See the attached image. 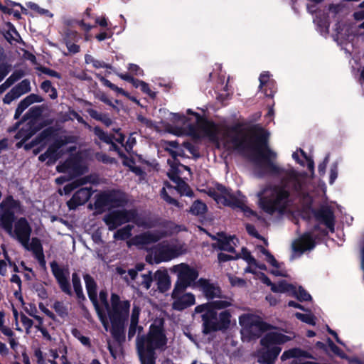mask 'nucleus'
Returning a JSON list of instances; mask_svg holds the SVG:
<instances>
[{
    "mask_svg": "<svg viewBox=\"0 0 364 364\" xmlns=\"http://www.w3.org/2000/svg\"><path fill=\"white\" fill-rule=\"evenodd\" d=\"M188 114L190 115L188 118L179 114H171V119L182 126V130L176 132V134H187L196 139L208 137L218 148L252 152L258 158L253 168V173L257 177L281 173L282 170L272 161L276 158V154L269 149L262 137L248 136L235 128L220 132L215 124L205 120L198 114L190 109Z\"/></svg>",
    "mask_w": 364,
    "mask_h": 364,
    "instance_id": "1",
    "label": "nucleus"
},
{
    "mask_svg": "<svg viewBox=\"0 0 364 364\" xmlns=\"http://www.w3.org/2000/svg\"><path fill=\"white\" fill-rule=\"evenodd\" d=\"M23 213L19 201L9 196L0 203V228L13 239L21 243L30 240L32 227L27 218L15 216Z\"/></svg>",
    "mask_w": 364,
    "mask_h": 364,
    "instance_id": "2",
    "label": "nucleus"
},
{
    "mask_svg": "<svg viewBox=\"0 0 364 364\" xmlns=\"http://www.w3.org/2000/svg\"><path fill=\"white\" fill-rule=\"evenodd\" d=\"M231 305L230 299H220L196 306L193 315L201 314L203 333L207 334L213 331L228 328L232 317L230 312L228 310H224L217 315L215 310L224 309Z\"/></svg>",
    "mask_w": 364,
    "mask_h": 364,
    "instance_id": "3",
    "label": "nucleus"
},
{
    "mask_svg": "<svg viewBox=\"0 0 364 364\" xmlns=\"http://www.w3.org/2000/svg\"><path fill=\"white\" fill-rule=\"evenodd\" d=\"M136 342L139 359H156L155 351L166 349L167 338L161 326L151 325L148 335L137 337Z\"/></svg>",
    "mask_w": 364,
    "mask_h": 364,
    "instance_id": "4",
    "label": "nucleus"
},
{
    "mask_svg": "<svg viewBox=\"0 0 364 364\" xmlns=\"http://www.w3.org/2000/svg\"><path fill=\"white\" fill-rule=\"evenodd\" d=\"M259 207L266 213L283 212L287 206L289 192L280 186H267L257 193Z\"/></svg>",
    "mask_w": 364,
    "mask_h": 364,
    "instance_id": "5",
    "label": "nucleus"
},
{
    "mask_svg": "<svg viewBox=\"0 0 364 364\" xmlns=\"http://www.w3.org/2000/svg\"><path fill=\"white\" fill-rule=\"evenodd\" d=\"M291 340V337L278 331L267 333L261 340L262 348L255 353L257 360L260 364H274L282 349L278 345Z\"/></svg>",
    "mask_w": 364,
    "mask_h": 364,
    "instance_id": "6",
    "label": "nucleus"
},
{
    "mask_svg": "<svg viewBox=\"0 0 364 364\" xmlns=\"http://www.w3.org/2000/svg\"><path fill=\"white\" fill-rule=\"evenodd\" d=\"M84 279L89 298L92 301L104 328L108 331L109 323L104 315V311L108 308L107 293L101 291L97 297V287L94 279L88 274L84 276Z\"/></svg>",
    "mask_w": 364,
    "mask_h": 364,
    "instance_id": "7",
    "label": "nucleus"
},
{
    "mask_svg": "<svg viewBox=\"0 0 364 364\" xmlns=\"http://www.w3.org/2000/svg\"><path fill=\"white\" fill-rule=\"evenodd\" d=\"M239 324L241 326L242 338L247 341L258 338L267 328L260 317L251 313L242 314L239 317Z\"/></svg>",
    "mask_w": 364,
    "mask_h": 364,
    "instance_id": "8",
    "label": "nucleus"
},
{
    "mask_svg": "<svg viewBox=\"0 0 364 364\" xmlns=\"http://www.w3.org/2000/svg\"><path fill=\"white\" fill-rule=\"evenodd\" d=\"M207 194L213 198L218 205L240 208L247 215H254L252 210L247 207H243L241 200L221 185H216L215 187L208 188Z\"/></svg>",
    "mask_w": 364,
    "mask_h": 364,
    "instance_id": "9",
    "label": "nucleus"
},
{
    "mask_svg": "<svg viewBox=\"0 0 364 364\" xmlns=\"http://www.w3.org/2000/svg\"><path fill=\"white\" fill-rule=\"evenodd\" d=\"M112 308L108 306L107 309L104 311V315L107 320V314L108 315L111 322L117 325L127 320L129 315L130 304L129 301H121L119 297L114 294H112L111 297ZM108 322V321H107Z\"/></svg>",
    "mask_w": 364,
    "mask_h": 364,
    "instance_id": "10",
    "label": "nucleus"
},
{
    "mask_svg": "<svg viewBox=\"0 0 364 364\" xmlns=\"http://www.w3.org/2000/svg\"><path fill=\"white\" fill-rule=\"evenodd\" d=\"M171 271L176 274L178 278L174 287H191L198 276L196 269L184 263L174 265Z\"/></svg>",
    "mask_w": 364,
    "mask_h": 364,
    "instance_id": "11",
    "label": "nucleus"
},
{
    "mask_svg": "<svg viewBox=\"0 0 364 364\" xmlns=\"http://www.w3.org/2000/svg\"><path fill=\"white\" fill-rule=\"evenodd\" d=\"M183 245L178 242L164 243L154 250L155 262L168 261L185 253Z\"/></svg>",
    "mask_w": 364,
    "mask_h": 364,
    "instance_id": "12",
    "label": "nucleus"
},
{
    "mask_svg": "<svg viewBox=\"0 0 364 364\" xmlns=\"http://www.w3.org/2000/svg\"><path fill=\"white\" fill-rule=\"evenodd\" d=\"M187 288L174 287L171 297L173 299L172 307L177 311H182L196 304V297L192 293H184Z\"/></svg>",
    "mask_w": 364,
    "mask_h": 364,
    "instance_id": "13",
    "label": "nucleus"
},
{
    "mask_svg": "<svg viewBox=\"0 0 364 364\" xmlns=\"http://www.w3.org/2000/svg\"><path fill=\"white\" fill-rule=\"evenodd\" d=\"M168 163L171 167V172L168 173V177L173 181L176 186V188L181 194L185 196H191V191L189 186L186 182L181 179L178 174L182 172L183 170H186L191 173V170L188 167L181 164H174L175 162L171 160H168Z\"/></svg>",
    "mask_w": 364,
    "mask_h": 364,
    "instance_id": "14",
    "label": "nucleus"
},
{
    "mask_svg": "<svg viewBox=\"0 0 364 364\" xmlns=\"http://www.w3.org/2000/svg\"><path fill=\"white\" fill-rule=\"evenodd\" d=\"M135 218V212L125 210L112 211L104 218V221L109 229L112 230L123 223L133 220Z\"/></svg>",
    "mask_w": 364,
    "mask_h": 364,
    "instance_id": "15",
    "label": "nucleus"
},
{
    "mask_svg": "<svg viewBox=\"0 0 364 364\" xmlns=\"http://www.w3.org/2000/svg\"><path fill=\"white\" fill-rule=\"evenodd\" d=\"M128 276L129 277L125 276L124 279L132 287L146 290L151 287L153 277L150 272L147 274H139L134 269H129Z\"/></svg>",
    "mask_w": 364,
    "mask_h": 364,
    "instance_id": "16",
    "label": "nucleus"
},
{
    "mask_svg": "<svg viewBox=\"0 0 364 364\" xmlns=\"http://www.w3.org/2000/svg\"><path fill=\"white\" fill-rule=\"evenodd\" d=\"M123 203L124 200L119 193H102L97 196L95 205L96 208L101 209L104 207H119Z\"/></svg>",
    "mask_w": 364,
    "mask_h": 364,
    "instance_id": "17",
    "label": "nucleus"
},
{
    "mask_svg": "<svg viewBox=\"0 0 364 364\" xmlns=\"http://www.w3.org/2000/svg\"><path fill=\"white\" fill-rule=\"evenodd\" d=\"M52 272L56 278L61 289L66 294H70V288L69 284V271L67 269L61 268L57 262H53L50 264Z\"/></svg>",
    "mask_w": 364,
    "mask_h": 364,
    "instance_id": "18",
    "label": "nucleus"
},
{
    "mask_svg": "<svg viewBox=\"0 0 364 364\" xmlns=\"http://www.w3.org/2000/svg\"><path fill=\"white\" fill-rule=\"evenodd\" d=\"M215 242L213 244V247L221 250L233 252L238 243V240L234 236H227L224 233H218L217 236L213 237Z\"/></svg>",
    "mask_w": 364,
    "mask_h": 364,
    "instance_id": "19",
    "label": "nucleus"
},
{
    "mask_svg": "<svg viewBox=\"0 0 364 364\" xmlns=\"http://www.w3.org/2000/svg\"><path fill=\"white\" fill-rule=\"evenodd\" d=\"M256 249L264 256V259L272 267L271 273L277 277H287V271L283 267L282 263H279L274 256L264 247L261 245H257Z\"/></svg>",
    "mask_w": 364,
    "mask_h": 364,
    "instance_id": "20",
    "label": "nucleus"
},
{
    "mask_svg": "<svg viewBox=\"0 0 364 364\" xmlns=\"http://www.w3.org/2000/svg\"><path fill=\"white\" fill-rule=\"evenodd\" d=\"M311 358L312 357L309 353L299 348H292L284 351L281 356V360L284 361L287 359L295 358L291 364H317L311 361H302L301 358Z\"/></svg>",
    "mask_w": 364,
    "mask_h": 364,
    "instance_id": "21",
    "label": "nucleus"
},
{
    "mask_svg": "<svg viewBox=\"0 0 364 364\" xmlns=\"http://www.w3.org/2000/svg\"><path fill=\"white\" fill-rule=\"evenodd\" d=\"M194 286L198 288L207 299H214L220 296V288L209 281L203 279H199Z\"/></svg>",
    "mask_w": 364,
    "mask_h": 364,
    "instance_id": "22",
    "label": "nucleus"
},
{
    "mask_svg": "<svg viewBox=\"0 0 364 364\" xmlns=\"http://www.w3.org/2000/svg\"><path fill=\"white\" fill-rule=\"evenodd\" d=\"M31 90L30 81L28 80H23L16 86L13 87L4 98V102L6 104L11 103L13 100L18 98L23 94L28 92Z\"/></svg>",
    "mask_w": 364,
    "mask_h": 364,
    "instance_id": "23",
    "label": "nucleus"
},
{
    "mask_svg": "<svg viewBox=\"0 0 364 364\" xmlns=\"http://www.w3.org/2000/svg\"><path fill=\"white\" fill-rule=\"evenodd\" d=\"M314 247V241L309 233L304 234L302 237L292 243V250L294 255H300L304 251L312 249Z\"/></svg>",
    "mask_w": 364,
    "mask_h": 364,
    "instance_id": "24",
    "label": "nucleus"
},
{
    "mask_svg": "<svg viewBox=\"0 0 364 364\" xmlns=\"http://www.w3.org/2000/svg\"><path fill=\"white\" fill-rule=\"evenodd\" d=\"M164 235L156 233L154 232H146L139 235H137L129 240L127 244L129 246L136 245V246H143L151 242H156L159 240Z\"/></svg>",
    "mask_w": 364,
    "mask_h": 364,
    "instance_id": "25",
    "label": "nucleus"
},
{
    "mask_svg": "<svg viewBox=\"0 0 364 364\" xmlns=\"http://www.w3.org/2000/svg\"><path fill=\"white\" fill-rule=\"evenodd\" d=\"M21 245L27 250L31 251L35 255L36 258L41 264H45L44 254L43 247L40 240L37 237H33L30 240H26V243L23 242Z\"/></svg>",
    "mask_w": 364,
    "mask_h": 364,
    "instance_id": "26",
    "label": "nucleus"
},
{
    "mask_svg": "<svg viewBox=\"0 0 364 364\" xmlns=\"http://www.w3.org/2000/svg\"><path fill=\"white\" fill-rule=\"evenodd\" d=\"M92 195V191L88 188H83L78 190L68 201L67 204L70 209H75L77 206L85 203Z\"/></svg>",
    "mask_w": 364,
    "mask_h": 364,
    "instance_id": "27",
    "label": "nucleus"
},
{
    "mask_svg": "<svg viewBox=\"0 0 364 364\" xmlns=\"http://www.w3.org/2000/svg\"><path fill=\"white\" fill-rule=\"evenodd\" d=\"M64 150L62 144L56 143L50 146L45 154L40 155L39 160L44 161L48 159V163H54L60 158Z\"/></svg>",
    "mask_w": 364,
    "mask_h": 364,
    "instance_id": "28",
    "label": "nucleus"
},
{
    "mask_svg": "<svg viewBox=\"0 0 364 364\" xmlns=\"http://www.w3.org/2000/svg\"><path fill=\"white\" fill-rule=\"evenodd\" d=\"M241 257L248 264L247 267L245 269V272L256 274V269H259V270L266 269V266L263 264L258 263L247 249L242 248Z\"/></svg>",
    "mask_w": 364,
    "mask_h": 364,
    "instance_id": "29",
    "label": "nucleus"
},
{
    "mask_svg": "<svg viewBox=\"0 0 364 364\" xmlns=\"http://www.w3.org/2000/svg\"><path fill=\"white\" fill-rule=\"evenodd\" d=\"M154 279L156 282L158 289L164 292L168 290L171 285L169 277L166 271L158 270L154 273Z\"/></svg>",
    "mask_w": 364,
    "mask_h": 364,
    "instance_id": "30",
    "label": "nucleus"
},
{
    "mask_svg": "<svg viewBox=\"0 0 364 364\" xmlns=\"http://www.w3.org/2000/svg\"><path fill=\"white\" fill-rule=\"evenodd\" d=\"M43 101V98L36 94H31L24 98L18 105L16 110L15 117H18L19 115L31 104L34 102H41Z\"/></svg>",
    "mask_w": 364,
    "mask_h": 364,
    "instance_id": "31",
    "label": "nucleus"
},
{
    "mask_svg": "<svg viewBox=\"0 0 364 364\" xmlns=\"http://www.w3.org/2000/svg\"><path fill=\"white\" fill-rule=\"evenodd\" d=\"M285 183L292 186L295 190L301 188V181L304 178L303 175L299 174L294 170L289 169L285 171Z\"/></svg>",
    "mask_w": 364,
    "mask_h": 364,
    "instance_id": "32",
    "label": "nucleus"
},
{
    "mask_svg": "<svg viewBox=\"0 0 364 364\" xmlns=\"http://www.w3.org/2000/svg\"><path fill=\"white\" fill-rule=\"evenodd\" d=\"M1 248L3 251L4 259H0V274L5 276L7 274L9 268H12L14 271H16L17 267L16 264L11 261L5 245H1Z\"/></svg>",
    "mask_w": 364,
    "mask_h": 364,
    "instance_id": "33",
    "label": "nucleus"
},
{
    "mask_svg": "<svg viewBox=\"0 0 364 364\" xmlns=\"http://www.w3.org/2000/svg\"><path fill=\"white\" fill-rule=\"evenodd\" d=\"M316 217L321 223L325 224L331 230H333V215L331 210L322 209L318 212Z\"/></svg>",
    "mask_w": 364,
    "mask_h": 364,
    "instance_id": "34",
    "label": "nucleus"
},
{
    "mask_svg": "<svg viewBox=\"0 0 364 364\" xmlns=\"http://www.w3.org/2000/svg\"><path fill=\"white\" fill-rule=\"evenodd\" d=\"M272 291L276 293H283L291 296V294H295V287L285 281H281L277 284L272 285Z\"/></svg>",
    "mask_w": 364,
    "mask_h": 364,
    "instance_id": "35",
    "label": "nucleus"
},
{
    "mask_svg": "<svg viewBox=\"0 0 364 364\" xmlns=\"http://www.w3.org/2000/svg\"><path fill=\"white\" fill-rule=\"evenodd\" d=\"M167 190L170 193H172L173 191V188L171 186L166 184V186L164 187L161 190V195L162 198L168 203L179 207V203L168 195Z\"/></svg>",
    "mask_w": 364,
    "mask_h": 364,
    "instance_id": "36",
    "label": "nucleus"
},
{
    "mask_svg": "<svg viewBox=\"0 0 364 364\" xmlns=\"http://www.w3.org/2000/svg\"><path fill=\"white\" fill-rule=\"evenodd\" d=\"M41 88L46 92L48 93L51 99H55L58 97L56 89L52 86L51 82L49 80L43 81L41 85Z\"/></svg>",
    "mask_w": 364,
    "mask_h": 364,
    "instance_id": "37",
    "label": "nucleus"
},
{
    "mask_svg": "<svg viewBox=\"0 0 364 364\" xmlns=\"http://www.w3.org/2000/svg\"><path fill=\"white\" fill-rule=\"evenodd\" d=\"M206 210V205L200 200L195 201L191 208V212L196 215H203Z\"/></svg>",
    "mask_w": 364,
    "mask_h": 364,
    "instance_id": "38",
    "label": "nucleus"
},
{
    "mask_svg": "<svg viewBox=\"0 0 364 364\" xmlns=\"http://www.w3.org/2000/svg\"><path fill=\"white\" fill-rule=\"evenodd\" d=\"M132 226L127 225L118 230L114 235V237L117 240H125L130 237Z\"/></svg>",
    "mask_w": 364,
    "mask_h": 364,
    "instance_id": "39",
    "label": "nucleus"
},
{
    "mask_svg": "<svg viewBox=\"0 0 364 364\" xmlns=\"http://www.w3.org/2000/svg\"><path fill=\"white\" fill-rule=\"evenodd\" d=\"M33 134V131L31 130V126L28 124L26 127L21 129L16 135V138L21 139L23 141L28 139Z\"/></svg>",
    "mask_w": 364,
    "mask_h": 364,
    "instance_id": "40",
    "label": "nucleus"
},
{
    "mask_svg": "<svg viewBox=\"0 0 364 364\" xmlns=\"http://www.w3.org/2000/svg\"><path fill=\"white\" fill-rule=\"evenodd\" d=\"M58 172L73 173V176L78 173L75 171V166L72 160L67 161L65 164L57 166Z\"/></svg>",
    "mask_w": 364,
    "mask_h": 364,
    "instance_id": "41",
    "label": "nucleus"
},
{
    "mask_svg": "<svg viewBox=\"0 0 364 364\" xmlns=\"http://www.w3.org/2000/svg\"><path fill=\"white\" fill-rule=\"evenodd\" d=\"M53 309L55 311V312L60 316V317H65L68 314V309L67 306L60 301H55L53 304Z\"/></svg>",
    "mask_w": 364,
    "mask_h": 364,
    "instance_id": "42",
    "label": "nucleus"
},
{
    "mask_svg": "<svg viewBox=\"0 0 364 364\" xmlns=\"http://www.w3.org/2000/svg\"><path fill=\"white\" fill-rule=\"evenodd\" d=\"M72 282H73V288L75 289V291L77 296L79 298L83 296L82 288L80 284V279L77 274H75V273L73 274Z\"/></svg>",
    "mask_w": 364,
    "mask_h": 364,
    "instance_id": "43",
    "label": "nucleus"
},
{
    "mask_svg": "<svg viewBox=\"0 0 364 364\" xmlns=\"http://www.w3.org/2000/svg\"><path fill=\"white\" fill-rule=\"evenodd\" d=\"M87 183V180L85 178H80L76 180L64 187V191L65 194L70 193L75 188H77L80 186L85 184Z\"/></svg>",
    "mask_w": 364,
    "mask_h": 364,
    "instance_id": "44",
    "label": "nucleus"
},
{
    "mask_svg": "<svg viewBox=\"0 0 364 364\" xmlns=\"http://www.w3.org/2000/svg\"><path fill=\"white\" fill-rule=\"evenodd\" d=\"M292 296L296 297L300 301H308L311 299V295L308 294L304 289L301 287L296 288L295 287V294H291Z\"/></svg>",
    "mask_w": 364,
    "mask_h": 364,
    "instance_id": "45",
    "label": "nucleus"
},
{
    "mask_svg": "<svg viewBox=\"0 0 364 364\" xmlns=\"http://www.w3.org/2000/svg\"><path fill=\"white\" fill-rule=\"evenodd\" d=\"M20 321L21 322L23 326L25 328L26 333L30 334L31 328L33 325V321L28 318L26 315L21 314H20Z\"/></svg>",
    "mask_w": 364,
    "mask_h": 364,
    "instance_id": "46",
    "label": "nucleus"
},
{
    "mask_svg": "<svg viewBox=\"0 0 364 364\" xmlns=\"http://www.w3.org/2000/svg\"><path fill=\"white\" fill-rule=\"evenodd\" d=\"M100 81L105 86L109 87L111 90L115 91L116 92L122 94L123 95H127V92L124 90H123L122 88L118 87L117 85L112 83L109 80L105 79V77H101Z\"/></svg>",
    "mask_w": 364,
    "mask_h": 364,
    "instance_id": "47",
    "label": "nucleus"
},
{
    "mask_svg": "<svg viewBox=\"0 0 364 364\" xmlns=\"http://www.w3.org/2000/svg\"><path fill=\"white\" fill-rule=\"evenodd\" d=\"M85 60L87 64H92L94 68H100L105 67V64L103 62L96 60L91 55H85Z\"/></svg>",
    "mask_w": 364,
    "mask_h": 364,
    "instance_id": "48",
    "label": "nucleus"
},
{
    "mask_svg": "<svg viewBox=\"0 0 364 364\" xmlns=\"http://www.w3.org/2000/svg\"><path fill=\"white\" fill-rule=\"evenodd\" d=\"M295 316L301 320V321L306 323L308 324L314 325L315 324V318L311 314H304L301 313H296Z\"/></svg>",
    "mask_w": 364,
    "mask_h": 364,
    "instance_id": "49",
    "label": "nucleus"
},
{
    "mask_svg": "<svg viewBox=\"0 0 364 364\" xmlns=\"http://www.w3.org/2000/svg\"><path fill=\"white\" fill-rule=\"evenodd\" d=\"M27 6L31 9V10L34 11L37 14H41V15H46V16H51L50 13L48 10L42 9L39 7L38 5L33 2H28L27 4Z\"/></svg>",
    "mask_w": 364,
    "mask_h": 364,
    "instance_id": "50",
    "label": "nucleus"
},
{
    "mask_svg": "<svg viewBox=\"0 0 364 364\" xmlns=\"http://www.w3.org/2000/svg\"><path fill=\"white\" fill-rule=\"evenodd\" d=\"M169 144L172 147V149H169V151L174 160L176 156L181 155L182 149L178 146V143L176 141H171Z\"/></svg>",
    "mask_w": 364,
    "mask_h": 364,
    "instance_id": "51",
    "label": "nucleus"
},
{
    "mask_svg": "<svg viewBox=\"0 0 364 364\" xmlns=\"http://www.w3.org/2000/svg\"><path fill=\"white\" fill-rule=\"evenodd\" d=\"M24 75V73L22 70H16L13 74L6 80L9 85H11L16 81L21 78Z\"/></svg>",
    "mask_w": 364,
    "mask_h": 364,
    "instance_id": "52",
    "label": "nucleus"
},
{
    "mask_svg": "<svg viewBox=\"0 0 364 364\" xmlns=\"http://www.w3.org/2000/svg\"><path fill=\"white\" fill-rule=\"evenodd\" d=\"M246 229H247V231L248 232V233L250 235L255 237L256 238L262 240L264 242L265 245H268L267 241L258 234V232H257V230H255V228L252 225H247L246 226Z\"/></svg>",
    "mask_w": 364,
    "mask_h": 364,
    "instance_id": "53",
    "label": "nucleus"
},
{
    "mask_svg": "<svg viewBox=\"0 0 364 364\" xmlns=\"http://www.w3.org/2000/svg\"><path fill=\"white\" fill-rule=\"evenodd\" d=\"M59 353L61 354L60 360L63 364H69L66 358L67 349L65 345L60 342L59 343Z\"/></svg>",
    "mask_w": 364,
    "mask_h": 364,
    "instance_id": "54",
    "label": "nucleus"
},
{
    "mask_svg": "<svg viewBox=\"0 0 364 364\" xmlns=\"http://www.w3.org/2000/svg\"><path fill=\"white\" fill-rule=\"evenodd\" d=\"M137 324L138 323L131 322L129 329V333H128V338L129 339H131L132 338H133L135 336L137 331L139 332H140L142 330V328L140 326H138Z\"/></svg>",
    "mask_w": 364,
    "mask_h": 364,
    "instance_id": "55",
    "label": "nucleus"
},
{
    "mask_svg": "<svg viewBox=\"0 0 364 364\" xmlns=\"http://www.w3.org/2000/svg\"><path fill=\"white\" fill-rule=\"evenodd\" d=\"M258 269H256V274H254L255 275V278L260 279L264 284L272 287L274 284L271 282L269 279L264 273L258 272Z\"/></svg>",
    "mask_w": 364,
    "mask_h": 364,
    "instance_id": "56",
    "label": "nucleus"
},
{
    "mask_svg": "<svg viewBox=\"0 0 364 364\" xmlns=\"http://www.w3.org/2000/svg\"><path fill=\"white\" fill-rule=\"evenodd\" d=\"M95 134L101 139L107 143L111 142V138L103 132L100 128H95Z\"/></svg>",
    "mask_w": 364,
    "mask_h": 364,
    "instance_id": "57",
    "label": "nucleus"
},
{
    "mask_svg": "<svg viewBox=\"0 0 364 364\" xmlns=\"http://www.w3.org/2000/svg\"><path fill=\"white\" fill-rule=\"evenodd\" d=\"M292 157L296 161H297L301 165H304V162L301 159V158L305 159L306 158V155L301 149H299L293 153Z\"/></svg>",
    "mask_w": 364,
    "mask_h": 364,
    "instance_id": "58",
    "label": "nucleus"
},
{
    "mask_svg": "<svg viewBox=\"0 0 364 364\" xmlns=\"http://www.w3.org/2000/svg\"><path fill=\"white\" fill-rule=\"evenodd\" d=\"M36 328L42 333L43 338L46 341L50 342H54L55 341V339L52 338L51 336L48 333L45 327L36 326Z\"/></svg>",
    "mask_w": 364,
    "mask_h": 364,
    "instance_id": "59",
    "label": "nucleus"
},
{
    "mask_svg": "<svg viewBox=\"0 0 364 364\" xmlns=\"http://www.w3.org/2000/svg\"><path fill=\"white\" fill-rule=\"evenodd\" d=\"M36 328L42 333L43 338L46 341L50 342H54L55 341V339L52 338L51 336L48 333L45 327L36 326Z\"/></svg>",
    "mask_w": 364,
    "mask_h": 364,
    "instance_id": "60",
    "label": "nucleus"
},
{
    "mask_svg": "<svg viewBox=\"0 0 364 364\" xmlns=\"http://www.w3.org/2000/svg\"><path fill=\"white\" fill-rule=\"evenodd\" d=\"M328 346L331 350L335 354L339 355L340 357L344 356V353L330 339L328 340Z\"/></svg>",
    "mask_w": 364,
    "mask_h": 364,
    "instance_id": "61",
    "label": "nucleus"
},
{
    "mask_svg": "<svg viewBox=\"0 0 364 364\" xmlns=\"http://www.w3.org/2000/svg\"><path fill=\"white\" fill-rule=\"evenodd\" d=\"M7 340L11 348L13 350H16L19 345V343L18 338L14 335V333H12V336L11 337H7Z\"/></svg>",
    "mask_w": 364,
    "mask_h": 364,
    "instance_id": "62",
    "label": "nucleus"
},
{
    "mask_svg": "<svg viewBox=\"0 0 364 364\" xmlns=\"http://www.w3.org/2000/svg\"><path fill=\"white\" fill-rule=\"evenodd\" d=\"M7 340L11 348L13 350H16L19 345V343L18 338L14 335V333H12V336L11 337H7Z\"/></svg>",
    "mask_w": 364,
    "mask_h": 364,
    "instance_id": "63",
    "label": "nucleus"
},
{
    "mask_svg": "<svg viewBox=\"0 0 364 364\" xmlns=\"http://www.w3.org/2000/svg\"><path fill=\"white\" fill-rule=\"evenodd\" d=\"M7 340L11 348L13 350H16L19 345V343L18 338L14 335V333H12V336L11 337H7Z\"/></svg>",
    "mask_w": 364,
    "mask_h": 364,
    "instance_id": "64",
    "label": "nucleus"
}]
</instances>
